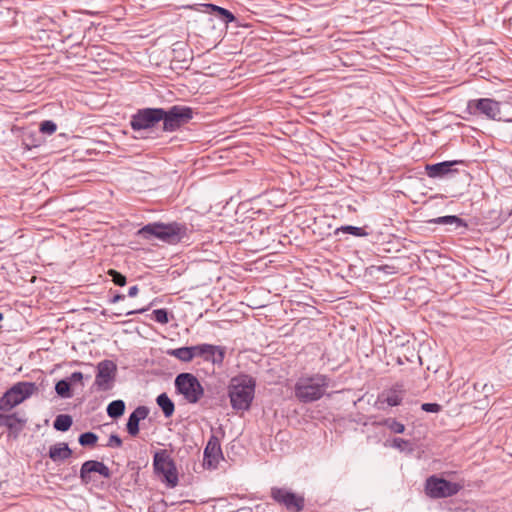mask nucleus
Wrapping results in <instances>:
<instances>
[{"mask_svg":"<svg viewBox=\"0 0 512 512\" xmlns=\"http://www.w3.org/2000/svg\"><path fill=\"white\" fill-rule=\"evenodd\" d=\"M137 235L147 240L154 237L169 245H176L188 237V228L178 222H153L139 229Z\"/></svg>","mask_w":512,"mask_h":512,"instance_id":"nucleus-1","label":"nucleus"},{"mask_svg":"<svg viewBox=\"0 0 512 512\" xmlns=\"http://www.w3.org/2000/svg\"><path fill=\"white\" fill-rule=\"evenodd\" d=\"M256 382L253 377L240 374L231 378L228 385V396L231 406L237 411H247L254 399Z\"/></svg>","mask_w":512,"mask_h":512,"instance_id":"nucleus-2","label":"nucleus"},{"mask_svg":"<svg viewBox=\"0 0 512 512\" xmlns=\"http://www.w3.org/2000/svg\"><path fill=\"white\" fill-rule=\"evenodd\" d=\"M330 385L331 378L324 374L302 376L295 383V396L300 402L311 403L321 399Z\"/></svg>","mask_w":512,"mask_h":512,"instance_id":"nucleus-3","label":"nucleus"},{"mask_svg":"<svg viewBox=\"0 0 512 512\" xmlns=\"http://www.w3.org/2000/svg\"><path fill=\"white\" fill-rule=\"evenodd\" d=\"M38 392L34 382L15 383L0 397V411L8 412Z\"/></svg>","mask_w":512,"mask_h":512,"instance_id":"nucleus-4","label":"nucleus"},{"mask_svg":"<svg viewBox=\"0 0 512 512\" xmlns=\"http://www.w3.org/2000/svg\"><path fill=\"white\" fill-rule=\"evenodd\" d=\"M176 390L182 394L185 400L195 404L204 396V388L191 373H181L175 379Z\"/></svg>","mask_w":512,"mask_h":512,"instance_id":"nucleus-5","label":"nucleus"},{"mask_svg":"<svg viewBox=\"0 0 512 512\" xmlns=\"http://www.w3.org/2000/svg\"><path fill=\"white\" fill-rule=\"evenodd\" d=\"M153 468L155 473L163 475L164 481L170 487H175L178 484V473L175 463L166 449L155 452Z\"/></svg>","mask_w":512,"mask_h":512,"instance_id":"nucleus-6","label":"nucleus"},{"mask_svg":"<svg viewBox=\"0 0 512 512\" xmlns=\"http://www.w3.org/2000/svg\"><path fill=\"white\" fill-rule=\"evenodd\" d=\"M193 118V110L187 106L174 105L168 110L164 109L162 116L163 130L165 132H174L181 126L187 124Z\"/></svg>","mask_w":512,"mask_h":512,"instance_id":"nucleus-7","label":"nucleus"},{"mask_svg":"<svg viewBox=\"0 0 512 512\" xmlns=\"http://www.w3.org/2000/svg\"><path fill=\"white\" fill-rule=\"evenodd\" d=\"M162 116H164L163 108L139 109L132 115L130 126L134 131L151 129L162 120Z\"/></svg>","mask_w":512,"mask_h":512,"instance_id":"nucleus-8","label":"nucleus"},{"mask_svg":"<svg viewBox=\"0 0 512 512\" xmlns=\"http://www.w3.org/2000/svg\"><path fill=\"white\" fill-rule=\"evenodd\" d=\"M462 486L443 478L431 476L426 480V494L431 498H446L456 495Z\"/></svg>","mask_w":512,"mask_h":512,"instance_id":"nucleus-9","label":"nucleus"},{"mask_svg":"<svg viewBox=\"0 0 512 512\" xmlns=\"http://www.w3.org/2000/svg\"><path fill=\"white\" fill-rule=\"evenodd\" d=\"M468 109L473 113H480L485 115L487 118L496 120V121H504V122H512L511 118H504L501 116L500 112V103L491 98H481L474 99L468 102Z\"/></svg>","mask_w":512,"mask_h":512,"instance_id":"nucleus-10","label":"nucleus"},{"mask_svg":"<svg viewBox=\"0 0 512 512\" xmlns=\"http://www.w3.org/2000/svg\"><path fill=\"white\" fill-rule=\"evenodd\" d=\"M117 375V365L112 360H102L97 364L94 385L99 391H107L113 387Z\"/></svg>","mask_w":512,"mask_h":512,"instance_id":"nucleus-11","label":"nucleus"},{"mask_svg":"<svg viewBox=\"0 0 512 512\" xmlns=\"http://www.w3.org/2000/svg\"><path fill=\"white\" fill-rule=\"evenodd\" d=\"M271 497L289 511L300 512L304 508V497L285 488H272Z\"/></svg>","mask_w":512,"mask_h":512,"instance_id":"nucleus-12","label":"nucleus"},{"mask_svg":"<svg viewBox=\"0 0 512 512\" xmlns=\"http://www.w3.org/2000/svg\"><path fill=\"white\" fill-rule=\"evenodd\" d=\"M222 459L220 440L217 436L211 435L204 448L203 467L208 470H215Z\"/></svg>","mask_w":512,"mask_h":512,"instance_id":"nucleus-13","label":"nucleus"},{"mask_svg":"<svg viewBox=\"0 0 512 512\" xmlns=\"http://www.w3.org/2000/svg\"><path fill=\"white\" fill-rule=\"evenodd\" d=\"M194 350L195 357H200L205 362H209L217 366H221L223 364L226 354L225 347L207 343L195 345Z\"/></svg>","mask_w":512,"mask_h":512,"instance_id":"nucleus-14","label":"nucleus"},{"mask_svg":"<svg viewBox=\"0 0 512 512\" xmlns=\"http://www.w3.org/2000/svg\"><path fill=\"white\" fill-rule=\"evenodd\" d=\"M93 473H98L103 478H110L111 471L103 462L97 460L85 461L80 468L79 477L83 485H88L93 481Z\"/></svg>","mask_w":512,"mask_h":512,"instance_id":"nucleus-15","label":"nucleus"},{"mask_svg":"<svg viewBox=\"0 0 512 512\" xmlns=\"http://www.w3.org/2000/svg\"><path fill=\"white\" fill-rule=\"evenodd\" d=\"M462 161H444L436 164H427L425 167V171L428 177L430 178H443L449 174L456 172L457 170L452 167L456 164L461 163Z\"/></svg>","mask_w":512,"mask_h":512,"instance_id":"nucleus-16","label":"nucleus"},{"mask_svg":"<svg viewBox=\"0 0 512 512\" xmlns=\"http://www.w3.org/2000/svg\"><path fill=\"white\" fill-rule=\"evenodd\" d=\"M149 408L147 406H138L129 416L126 429L130 436L136 437L139 434V422L144 420L149 415Z\"/></svg>","mask_w":512,"mask_h":512,"instance_id":"nucleus-17","label":"nucleus"},{"mask_svg":"<svg viewBox=\"0 0 512 512\" xmlns=\"http://www.w3.org/2000/svg\"><path fill=\"white\" fill-rule=\"evenodd\" d=\"M26 424V419L17 413L0 414V427H6L11 433H20Z\"/></svg>","mask_w":512,"mask_h":512,"instance_id":"nucleus-18","label":"nucleus"},{"mask_svg":"<svg viewBox=\"0 0 512 512\" xmlns=\"http://www.w3.org/2000/svg\"><path fill=\"white\" fill-rule=\"evenodd\" d=\"M71 455L72 450L65 442L57 443L49 448V457L54 462L64 461L70 458Z\"/></svg>","mask_w":512,"mask_h":512,"instance_id":"nucleus-19","label":"nucleus"},{"mask_svg":"<svg viewBox=\"0 0 512 512\" xmlns=\"http://www.w3.org/2000/svg\"><path fill=\"white\" fill-rule=\"evenodd\" d=\"M202 7L204 8L203 12L216 15L217 17L221 18L225 24L231 23L236 20L233 13L220 6L208 3L203 4Z\"/></svg>","mask_w":512,"mask_h":512,"instance_id":"nucleus-20","label":"nucleus"},{"mask_svg":"<svg viewBox=\"0 0 512 512\" xmlns=\"http://www.w3.org/2000/svg\"><path fill=\"white\" fill-rule=\"evenodd\" d=\"M380 399L391 407L398 406L403 400V390L396 386L387 392L382 393Z\"/></svg>","mask_w":512,"mask_h":512,"instance_id":"nucleus-21","label":"nucleus"},{"mask_svg":"<svg viewBox=\"0 0 512 512\" xmlns=\"http://www.w3.org/2000/svg\"><path fill=\"white\" fill-rule=\"evenodd\" d=\"M195 346L180 347L167 350V355L173 356L182 362H190L195 358Z\"/></svg>","mask_w":512,"mask_h":512,"instance_id":"nucleus-22","label":"nucleus"},{"mask_svg":"<svg viewBox=\"0 0 512 512\" xmlns=\"http://www.w3.org/2000/svg\"><path fill=\"white\" fill-rule=\"evenodd\" d=\"M157 404L162 409L165 417H170L173 415L175 406L172 400L168 397L166 393L160 394L156 399Z\"/></svg>","mask_w":512,"mask_h":512,"instance_id":"nucleus-23","label":"nucleus"},{"mask_svg":"<svg viewBox=\"0 0 512 512\" xmlns=\"http://www.w3.org/2000/svg\"><path fill=\"white\" fill-rule=\"evenodd\" d=\"M107 414L113 419L121 417L125 412V403L123 400H114L107 406Z\"/></svg>","mask_w":512,"mask_h":512,"instance_id":"nucleus-24","label":"nucleus"},{"mask_svg":"<svg viewBox=\"0 0 512 512\" xmlns=\"http://www.w3.org/2000/svg\"><path fill=\"white\" fill-rule=\"evenodd\" d=\"M433 224H441V225H452L455 224L457 227H465L466 224L463 221V219L459 218L455 215H447V216H441L435 219H432L429 221Z\"/></svg>","mask_w":512,"mask_h":512,"instance_id":"nucleus-25","label":"nucleus"},{"mask_svg":"<svg viewBox=\"0 0 512 512\" xmlns=\"http://www.w3.org/2000/svg\"><path fill=\"white\" fill-rule=\"evenodd\" d=\"M72 423H73V421H72V417L70 415L60 414L55 418L53 427L57 431L65 432L70 429V427L72 426Z\"/></svg>","mask_w":512,"mask_h":512,"instance_id":"nucleus-26","label":"nucleus"},{"mask_svg":"<svg viewBox=\"0 0 512 512\" xmlns=\"http://www.w3.org/2000/svg\"><path fill=\"white\" fill-rule=\"evenodd\" d=\"M379 425L386 426L388 429L391 430V432L396 434H402L405 431L404 424L398 422L396 419L393 418H386L379 422Z\"/></svg>","mask_w":512,"mask_h":512,"instance_id":"nucleus-27","label":"nucleus"},{"mask_svg":"<svg viewBox=\"0 0 512 512\" xmlns=\"http://www.w3.org/2000/svg\"><path fill=\"white\" fill-rule=\"evenodd\" d=\"M56 393L62 398H70V382L67 380H60L55 385Z\"/></svg>","mask_w":512,"mask_h":512,"instance_id":"nucleus-28","label":"nucleus"},{"mask_svg":"<svg viewBox=\"0 0 512 512\" xmlns=\"http://www.w3.org/2000/svg\"><path fill=\"white\" fill-rule=\"evenodd\" d=\"M78 441L82 446H93L97 443L98 436L93 432H85L79 436Z\"/></svg>","mask_w":512,"mask_h":512,"instance_id":"nucleus-29","label":"nucleus"},{"mask_svg":"<svg viewBox=\"0 0 512 512\" xmlns=\"http://www.w3.org/2000/svg\"><path fill=\"white\" fill-rule=\"evenodd\" d=\"M339 232L349 233V234L357 236V237L366 235V233L363 231L362 228L350 226V225L342 226L341 228L336 229L335 233L338 234Z\"/></svg>","mask_w":512,"mask_h":512,"instance_id":"nucleus-30","label":"nucleus"},{"mask_svg":"<svg viewBox=\"0 0 512 512\" xmlns=\"http://www.w3.org/2000/svg\"><path fill=\"white\" fill-rule=\"evenodd\" d=\"M153 319L160 324H167L169 322L167 310L163 308L154 310Z\"/></svg>","mask_w":512,"mask_h":512,"instance_id":"nucleus-31","label":"nucleus"},{"mask_svg":"<svg viewBox=\"0 0 512 512\" xmlns=\"http://www.w3.org/2000/svg\"><path fill=\"white\" fill-rule=\"evenodd\" d=\"M39 129H40V132L47 134V135H51L56 131L57 125L55 122H53L51 120H45V121L41 122Z\"/></svg>","mask_w":512,"mask_h":512,"instance_id":"nucleus-32","label":"nucleus"},{"mask_svg":"<svg viewBox=\"0 0 512 512\" xmlns=\"http://www.w3.org/2000/svg\"><path fill=\"white\" fill-rule=\"evenodd\" d=\"M108 274L112 277V281L115 285L124 286L126 284V277L116 270H109Z\"/></svg>","mask_w":512,"mask_h":512,"instance_id":"nucleus-33","label":"nucleus"},{"mask_svg":"<svg viewBox=\"0 0 512 512\" xmlns=\"http://www.w3.org/2000/svg\"><path fill=\"white\" fill-rule=\"evenodd\" d=\"M421 409L429 413H438L441 411V405L437 403H423Z\"/></svg>","mask_w":512,"mask_h":512,"instance_id":"nucleus-34","label":"nucleus"},{"mask_svg":"<svg viewBox=\"0 0 512 512\" xmlns=\"http://www.w3.org/2000/svg\"><path fill=\"white\" fill-rule=\"evenodd\" d=\"M409 445L410 442L402 438H394L392 442V446L400 451L405 450Z\"/></svg>","mask_w":512,"mask_h":512,"instance_id":"nucleus-35","label":"nucleus"},{"mask_svg":"<svg viewBox=\"0 0 512 512\" xmlns=\"http://www.w3.org/2000/svg\"><path fill=\"white\" fill-rule=\"evenodd\" d=\"M107 446L112 448H120L122 446V440L118 435L112 434L108 439Z\"/></svg>","mask_w":512,"mask_h":512,"instance_id":"nucleus-36","label":"nucleus"},{"mask_svg":"<svg viewBox=\"0 0 512 512\" xmlns=\"http://www.w3.org/2000/svg\"><path fill=\"white\" fill-rule=\"evenodd\" d=\"M83 378H84L83 374L81 372L76 371L71 374L68 382H70V384L76 383V382H81L83 380Z\"/></svg>","mask_w":512,"mask_h":512,"instance_id":"nucleus-37","label":"nucleus"},{"mask_svg":"<svg viewBox=\"0 0 512 512\" xmlns=\"http://www.w3.org/2000/svg\"><path fill=\"white\" fill-rule=\"evenodd\" d=\"M481 392L485 393V396L487 397L492 392V386H489L487 383H484L481 386Z\"/></svg>","mask_w":512,"mask_h":512,"instance_id":"nucleus-38","label":"nucleus"},{"mask_svg":"<svg viewBox=\"0 0 512 512\" xmlns=\"http://www.w3.org/2000/svg\"><path fill=\"white\" fill-rule=\"evenodd\" d=\"M138 291L139 289L137 285L131 286L128 290V296L135 297L138 294Z\"/></svg>","mask_w":512,"mask_h":512,"instance_id":"nucleus-39","label":"nucleus"},{"mask_svg":"<svg viewBox=\"0 0 512 512\" xmlns=\"http://www.w3.org/2000/svg\"><path fill=\"white\" fill-rule=\"evenodd\" d=\"M125 298L123 294H116L111 300V303H117L119 301H122Z\"/></svg>","mask_w":512,"mask_h":512,"instance_id":"nucleus-40","label":"nucleus"},{"mask_svg":"<svg viewBox=\"0 0 512 512\" xmlns=\"http://www.w3.org/2000/svg\"><path fill=\"white\" fill-rule=\"evenodd\" d=\"M389 269H391V267L388 266V265L380 267V270H382V271H384L386 273H390Z\"/></svg>","mask_w":512,"mask_h":512,"instance_id":"nucleus-41","label":"nucleus"},{"mask_svg":"<svg viewBox=\"0 0 512 512\" xmlns=\"http://www.w3.org/2000/svg\"><path fill=\"white\" fill-rule=\"evenodd\" d=\"M482 385H483V384H482V383H479V382L474 383V389H475V390H477V391H481V386H482Z\"/></svg>","mask_w":512,"mask_h":512,"instance_id":"nucleus-42","label":"nucleus"},{"mask_svg":"<svg viewBox=\"0 0 512 512\" xmlns=\"http://www.w3.org/2000/svg\"><path fill=\"white\" fill-rule=\"evenodd\" d=\"M143 311H144V309L137 310V311H129V312H127V313H126V315H132V314H134V313H141V312H143Z\"/></svg>","mask_w":512,"mask_h":512,"instance_id":"nucleus-43","label":"nucleus"},{"mask_svg":"<svg viewBox=\"0 0 512 512\" xmlns=\"http://www.w3.org/2000/svg\"><path fill=\"white\" fill-rule=\"evenodd\" d=\"M3 319V314L0 312V321Z\"/></svg>","mask_w":512,"mask_h":512,"instance_id":"nucleus-44","label":"nucleus"}]
</instances>
